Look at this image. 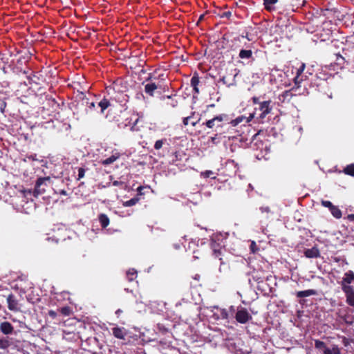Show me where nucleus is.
<instances>
[{"label":"nucleus","instance_id":"f257e3e1","mask_svg":"<svg viewBox=\"0 0 354 354\" xmlns=\"http://www.w3.org/2000/svg\"><path fill=\"white\" fill-rule=\"evenodd\" d=\"M166 76L165 74H160L156 76L155 73H151L145 80V92L147 95L153 97L156 91L159 93L168 89L165 84Z\"/></svg>","mask_w":354,"mask_h":354},{"label":"nucleus","instance_id":"f03ea898","mask_svg":"<svg viewBox=\"0 0 354 354\" xmlns=\"http://www.w3.org/2000/svg\"><path fill=\"white\" fill-rule=\"evenodd\" d=\"M113 120L120 128L130 127L131 131H134L139 130V127H137L139 122V118L136 115H132V114L126 109L121 111L120 114L115 115Z\"/></svg>","mask_w":354,"mask_h":354},{"label":"nucleus","instance_id":"7ed1b4c3","mask_svg":"<svg viewBox=\"0 0 354 354\" xmlns=\"http://www.w3.org/2000/svg\"><path fill=\"white\" fill-rule=\"evenodd\" d=\"M209 245L214 257L218 258L221 261V266L224 265L225 262L224 261L223 257L224 256L225 248L223 239L219 236L212 237Z\"/></svg>","mask_w":354,"mask_h":354},{"label":"nucleus","instance_id":"20e7f679","mask_svg":"<svg viewBox=\"0 0 354 354\" xmlns=\"http://www.w3.org/2000/svg\"><path fill=\"white\" fill-rule=\"evenodd\" d=\"M228 115L227 114H220L214 117L211 120H207L203 124H205L207 128L213 129L214 127H222V124L221 122L223 121H228Z\"/></svg>","mask_w":354,"mask_h":354},{"label":"nucleus","instance_id":"39448f33","mask_svg":"<svg viewBox=\"0 0 354 354\" xmlns=\"http://www.w3.org/2000/svg\"><path fill=\"white\" fill-rule=\"evenodd\" d=\"M50 180V177H40L37 180L33 193L35 196L43 194L46 192V182H49Z\"/></svg>","mask_w":354,"mask_h":354},{"label":"nucleus","instance_id":"423d86ee","mask_svg":"<svg viewBox=\"0 0 354 354\" xmlns=\"http://www.w3.org/2000/svg\"><path fill=\"white\" fill-rule=\"evenodd\" d=\"M235 319L237 322L244 324L252 319L247 309L241 308L238 309L235 315Z\"/></svg>","mask_w":354,"mask_h":354},{"label":"nucleus","instance_id":"0eeeda50","mask_svg":"<svg viewBox=\"0 0 354 354\" xmlns=\"http://www.w3.org/2000/svg\"><path fill=\"white\" fill-rule=\"evenodd\" d=\"M112 89L115 93L123 94L127 90V84L122 78H118L112 82Z\"/></svg>","mask_w":354,"mask_h":354},{"label":"nucleus","instance_id":"6e6552de","mask_svg":"<svg viewBox=\"0 0 354 354\" xmlns=\"http://www.w3.org/2000/svg\"><path fill=\"white\" fill-rule=\"evenodd\" d=\"M8 308L10 311L19 312L21 310L19 301L13 294H10L7 297Z\"/></svg>","mask_w":354,"mask_h":354},{"label":"nucleus","instance_id":"1a4fd4ad","mask_svg":"<svg viewBox=\"0 0 354 354\" xmlns=\"http://www.w3.org/2000/svg\"><path fill=\"white\" fill-rule=\"evenodd\" d=\"M346 296V302L350 306L354 308V288L353 286H346L342 288Z\"/></svg>","mask_w":354,"mask_h":354},{"label":"nucleus","instance_id":"9d476101","mask_svg":"<svg viewBox=\"0 0 354 354\" xmlns=\"http://www.w3.org/2000/svg\"><path fill=\"white\" fill-rule=\"evenodd\" d=\"M271 100L263 101L259 103V110L261 111V113L259 115L260 119H263L268 115L271 111L272 107L270 106Z\"/></svg>","mask_w":354,"mask_h":354},{"label":"nucleus","instance_id":"9b49d317","mask_svg":"<svg viewBox=\"0 0 354 354\" xmlns=\"http://www.w3.org/2000/svg\"><path fill=\"white\" fill-rule=\"evenodd\" d=\"M113 335L118 339L125 340L129 336V331L124 327H114L113 329Z\"/></svg>","mask_w":354,"mask_h":354},{"label":"nucleus","instance_id":"f8f14e48","mask_svg":"<svg viewBox=\"0 0 354 354\" xmlns=\"http://www.w3.org/2000/svg\"><path fill=\"white\" fill-rule=\"evenodd\" d=\"M255 113H250L248 117H245L243 115H241L235 118L234 120H232L230 123L233 126L236 127L239 124L245 122V123L250 122L254 118Z\"/></svg>","mask_w":354,"mask_h":354},{"label":"nucleus","instance_id":"ddd939ff","mask_svg":"<svg viewBox=\"0 0 354 354\" xmlns=\"http://www.w3.org/2000/svg\"><path fill=\"white\" fill-rule=\"evenodd\" d=\"M352 282H354V272L351 270H349L344 274V277L341 281L342 288L346 286H351L350 284Z\"/></svg>","mask_w":354,"mask_h":354},{"label":"nucleus","instance_id":"4468645a","mask_svg":"<svg viewBox=\"0 0 354 354\" xmlns=\"http://www.w3.org/2000/svg\"><path fill=\"white\" fill-rule=\"evenodd\" d=\"M0 331L5 335H11L14 331V327L9 322H2L0 323Z\"/></svg>","mask_w":354,"mask_h":354},{"label":"nucleus","instance_id":"2eb2a0df","mask_svg":"<svg viewBox=\"0 0 354 354\" xmlns=\"http://www.w3.org/2000/svg\"><path fill=\"white\" fill-rule=\"evenodd\" d=\"M304 255L309 259L317 258L320 257V252L317 247L314 246L312 248L305 250Z\"/></svg>","mask_w":354,"mask_h":354},{"label":"nucleus","instance_id":"dca6fc26","mask_svg":"<svg viewBox=\"0 0 354 354\" xmlns=\"http://www.w3.org/2000/svg\"><path fill=\"white\" fill-rule=\"evenodd\" d=\"M253 53L250 49H241L239 53V57L242 59L249 60L250 59H254L252 57Z\"/></svg>","mask_w":354,"mask_h":354},{"label":"nucleus","instance_id":"f3484780","mask_svg":"<svg viewBox=\"0 0 354 354\" xmlns=\"http://www.w3.org/2000/svg\"><path fill=\"white\" fill-rule=\"evenodd\" d=\"M200 83L199 77L197 73H195L193 77L191 78L190 84L193 88V90L195 93H199V89L198 86Z\"/></svg>","mask_w":354,"mask_h":354},{"label":"nucleus","instance_id":"a211bd4d","mask_svg":"<svg viewBox=\"0 0 354 354\" xmlns=\"http://www.w3.org/2000/svg\"><path fill=\"white\" fill-rule=\"evenodd\" d=\"M317 294V291L313 289H309L306 290L298 291L296 293L297 297L302 298L306 297L312 295H316Z\"/></svg>","mask_w":354,"mask_h":354},{"label":"nucleus","instance_id":"6ab92c4d","mask_svg":"<svg viewBox=\"0 0 354 354\" xmlns=\"http://www.w3.org/2000/svg\"><path fill=\"white\" fill-rule=\"evenodd\" d=\"M264 8L268 11L272 12L275 10L274 4L278 2V0H263Z\"/></svg>","mask_w":354,"mask_h":354},{"label":"nucleus","instance_id":"aec40b11","mask_svg":"<svg viewBox=\"0 0 354 354\" xmlns=\"http://www.w3.org/2000/svg\"><path fill=\"white\" fill-rule=\"evenodd\" d=\"M11 345L12 342L8 337L0 338V350L6 351Z\"/></svg>","mask_w":354,"mask_h":354},{"label":"nucleus","instance_id":"412c9836","mask_svg":"<svg viewBox=\"0 0 354 354\" xmlns=\"http://www.w3.org/2000/svg\"><path fill=\"white\" fill-rule=\"evenodd\" d=\"M110 100L105 97L98 102V106L100 107L101 113H103L104 110L110 106Z\"/></svg>","mask_w":354,"mask_h":354},{"label":"nucleus","instance_id":"4be33fe9","mask_svg":"<svg viewBox=\"0 0 354 354\" xmlns=\"http://www.w3.org/2000/svg\"><path fill=\"white\" fill-rule=\"evenodd\" d=\"M99 221L101 224V226L103 227V228H105L106 227H107L109 224V217L104 214H100L99 215Z\"/></svg>","mask_w":354,"mask_h":354},{"label":"nucleus","instance_id":"5701e85b","mask_svg":"<svg viewBox=\"0 0 354 354\" xmlns=\"http://www.w3.org/2000/svg\"><path fill=\"white\" fill-rule=\"evenodd\" d=\"M330 213L336 218H340L342 217V212L337 206L334 205L330 209Z\"/></svg>","mask_w":354,"mask_h":354},{"label":"nucleus","instance_id":"b1692460","mask_svg":"<svg viewBox=\"0 0 354 354\" xmlns=\"http://www.w3.org/2000/svg\"><path fill=\"white\" fill-rule=\"evenodd\" d=\"M27 78L28 80V83L30 84H39L38 80H39V78L35 73H31L29 75H27Z\"/></svg>","mask_w":354,"mask_h":354},{"label":"nucleus","instance_id":"393cba45","mask_svg":"<svg viewBox=\"0 0 354 354\" xmlns=\"http://www.w3.org/2000/svg\"><path fill=\"white\" fill-rule=\"evenodd\" d=\"M290 5L292 7V10H294V8H296L297 9L299 7L304 6V0H288Z\"/></svg>","mask_w":354,"mask_h":354},{"label":"nucleus","instance_id":"a878e982","mask_svg":"<svg viewBox=\"0 0 354 354\" xmlns=\"http://www.w3.org/2000/svg\"><path fill=\"white\" fill-rule=\"evenodd\" d=\"M127 277L129 281H133L137 277V272L134 269H131L127 271Z\"/></svg>","mask_w":354,"mask_h":354},{"label":"nucleus","instance_id":"bb28decb","mask_svg":"<svg viewBox=\"0 0 354 354\" xmlns=\"http://www.w3.org/2000/svg\"><path fill=\"white\" fill-rule=\"evenodd\" d=\"M344 172L346 175L354 176V164H350L344 169Z\"/></svg>","mask_w":354,"mask_h":354},{"label":"nucleus","instance_id":"cd10ccee","mask_svg":"<svg viewBox=\"0 0 354 354\" xmlns=\"http://www.w3.org/2000/svg\"><path fill=\"white\" fill-rule=\"evenodd\" d=\"M139 200H140L139 197H138V196L133 197L131 199H130L127 201H125L124 203V205L126 207H131V206L135 205L139 201Z\"/></svg>","mask_w":354,"mask_h":354},{"label":"nucleus","instance_id":"c85d7f7f","mask_svg":"<svg viewBox=\"0 0 354 354\" xmlns=\"http://www.w3.org/2000/svg\"><path fill=\"white\" fill-rule=\"evenodd\" d=\"M326 346L325 342L321 341V340H319V339H315V347L317 349H322V348H325Z\"/></svg>","mask_w":354,"mask_h":354},{"label":"nucleus","instance_id":"c756f323","mask_svg":"<svg viewBox=\"0 0 354 354\" xmlns=\"http://www.w3.org/2000/svg\"><path fill=\"white\" fill-rule=\"evenodd\" d=\"M60 313L65 316H68L71 313V309L69 306H64L60 308Z\"/></svg>","mask_w":354,"mask_h":354},{"label":"nucleus","instance_id":"7c9ffc66","mask_svg":"<svg viewBox=\"0 0 354 354\" xmlns=\"http://www.w3.org/2000/svg\"><path fill=\"white\" fill-rule=\"evenodd\" d=\"M166 139L158 140L155 142L154 148L156 150H159L162 147L163 144L166 142Z\"/></svg>","mask_w":354,"mask_h":354},{"label":"nucleus","instance_id":"2f4dec72","mask_svg":"<svg viewBox=\"0 0 354 354\" xmlns=\"http://www.w3.org/2000/svg\"><path fill=\"white\" fill-rule=\"evenodd\" d=\"M195 115V112H192L189 116L185 117L183 120V123L185 126H187L189 124V120L194 118Z\"/></svg>","mask_w":354,"mask_h":354},{"label":"nucleus","instance_id":"473e14b6","mask_svg":"<svg viewBox=\"0 0 354 354\" xmlns=\"http://www.w3.org/2000/svg\"><path fill=\"white\" fill-rule=\"evenodd\" d=\"M124 153H119L118 151H114L112 150V163L118 159L121 156H124Z\"/></svg>","mask_w":354,"mask_h":354},{"label":"nucleus","instance_id":"72a5a7b5","mask_svg":"<svg viewBox=\"0 0 354 354\" xmlns=\"http://www.w3.org/2000/svg\"><path fill=\"white\" fill-rule=\"evenodd\" d=\"M112 185H114V186H120L121 188L122 189H124L127 187V184L126 183L124 182H122V181H118V180H114L113 183H112Z\"/></svg>","mask_w":354,"mask_h":354},{"label":"nucleus","instance_id":"f704fd0d","mask_svg":"<svg viewBox=\"0 0 354 354\" xmlns=\"http://www.w3.org/2000/svg\"><path fill=\"white\" fill-rule=\"evenodd\" d=\"M220 315L222 319H227L229 318V313L226 309H221L220 311Z\"/></svg>","mask_w":354,"mask_h":354},{"label":"nucleus","instance_id":"c9c22d12","mask_svg":"<svg viewBox=\"0 0 354 354\" xmlns=\"http://www.w3.org/2000/svg\"><path fill=\"white\" fill-rule=\"evenodd\" d=\"M302 81L303 78L300 77L299 75H296L295 77L294 78V83L297 88L300 86V84Z\"/></svg>","mask_w":354,"mask_h":354},{"label":"nucleus","instance_id":"e433bc0d","mask_svg":"<svg viewBox=\"0 0 354 354\" xmlns=\"http://www.w3.org/2000/svg\"><path fill=\"white\" fill-rule=\"evenodd\" d=\"M322 205L325 207H328L329 210L334 206V205L329 201H322Z\"/></svg>","mask_w":354,"mask_h":354},{"label":"nucleus","instance_id":"4c0bfd02","mask_svg":"<svg viewBox=\"0 0 354 354\" xmlns=\"http://www.w3.org/2000/svg\"><path fill=\"white\" fill-rule=\"evenodd\" d=\"M305 68H306L305 64L304 63H301V64L299 66V68L297 69L296 75L301 76V74L303 73Z\"/></svg>","mask_w":354,"mask_h":354},{"label":"nucleus","instance_id":"58836bf2","mask_svg":"<svg viewBox=\"0 0 354 354\" xmlns=\"http://www.w3.org/2000/svg\"><path fill=\"white\" fill-rule=\"evenodd\" d=\"M84 175H85V169L82 167H80L78 169L77 180H80L81 178H84Z\"/></svg>","mask_w":354,"mask_h":354},{"label":"nucleus","instance_id":"ea45409f","mask_svg":"<svg viewBox=\"0 0 354 354\" xmlns=\"http://www.w3.org/2000/svg\"><path fill=\"white\" fill-rule=\"evenodd\" d=\"M332 354H340L341 351L338 346L333 345L331 348Z\"/></svg>","mask_w":354,"mask_h":354},{"label":"nucleus","instance_id":"a19ab883","mask_svg":"<svg viewBox=\"0 0 354 354\" xmlns=\"http://www.w3.org/2000/svg\"><path fill=\"white\" fill-rule=\"evenodd\" d=\"M231 16H232V12L231 11H225V12H222L220 15V17L221 18H225H225L230 19Z\"/></svg>","mask_w":354,"mask_h":354},{"label":"nucleus","instance_id":"79ce46f5","mask_svg":"<svg viewBox=\"0 0 354 354\" xmlns=\"http://www.w3.org/2000/svg\"><path fill=\"white\" fill-rule=\"evenodd\" d=\"M336 61L337 62V64H343V63L344 62V57H343L342 55H337V59H336Z\"/></svg>","mask_w":354,"mask_h":354},{"label":"nucleus","instance_id":"37998d69","mask_svg":"<svg viewBox=\"0 0 354 354\" xmlns=\"http://www.w3.org/2000/svg\"><path fill=\"white\" fill-rule=\"evenodd\" d=\"M212 174H213V172L211 170H206L202 173V176H203L205 178H209L211 177Z\"/></svg>","mask_w":354,"mask_h":354},{"label":"nucleus","instance_id":"c03bdc74","mask_svg":"<svg viewBox=\"0 0 354 354\" xmlns=\"http://www.w3.org/2000/svg\"><path fill=\"white\" fill-rule=\"evenodd\" d=\"M158 328L159 329L160 331H161L162 333H165L168 331V330L162 325L161 324H158Z\"/></svg>","mask_w":354,"mask_h":354},{"label":"nucleus","instance_id":"a18cd8bd","mask_svg":"<svg viewBox=\"0 0 354 354\" xmlns=\"http://www.w3.org/2000/svg\"><path fill=\"white\" fill-rule=\"evenodd\" d=\"M221 81L223 82V84H226L228 87H230L232 85H234V83H228V82L226 80V77H223L221 79Z\"/></svg>","mask_w":354,"mask_h":354},{"label":"nucleus","instance_id":"49530a36","mask_svg":"<svg viewBox=\"0 0 354 354\" xmlns=\"http://www.w3.org/2000/svg\"><path fill=\"white\" fill-rule=\"evenodd\" d=\"M48 314L53 319H55L57 317V313L53 310H50Z\"/></svg>","mask_w":354,"mask_h":354},{"label":"nucleus","instance_id":"de8ad7c7","mask_svg":"<svg viewBox=\"0 0 354 354\" xmlns=\"http://www.w3.org/2000/svg\"><path fill=\"white\" fill-rule=\"evenodd\" d=\"M6 107V103L3 101L1 102H0V110L2 113L4 112Z\"/></svg>","mask_w":354,"mask_h":354},{"label":"nucleus","instance_id":"09e8293b","mask_svg":"<svg viewBox=\"0 0 354 354\" xmlns=\"http://www.w3.org/2000/svg\"><path fill=\"white\" fill-rule=\"evenodd\" d=\"M49 239L55 241V242L57 243L60 241V239L58 237V234H54L52 237L49 238Z\"/></svg>","mask_w":354,"mask_h":354},{"label":"nucleus","instance_id":"8fccbe9b","mask_svg":"<svg viewBox=\"0 0 354 354\" xmlns=\"http://www.w3.org/2000/svg\"><path fill=\"white\" fill-rule=\"evenodd\" d=\"M86 105H87L90 109H93V108H94V107L95 106V102H88V100H86Z\"/></svg>","mask_w":354,"mask_h":354},{"label":"nucleus","instance_id":"3c124183","mask_svg":"<svg viewBox=\"0 0 354 354\" xmlns=\"http://www.w3.org/2000/svg\"><path fill=\"white\" fill-rule=\"evenodd\" d=\"M252 101L254 104H259V103H261L259 102V97H256V96H254V97H252Z\"/></svg>","mask_w":354,"mask_h":354},{"label":"nucleus","instance_id":"603ef678","mask_svg":"<svg viewBox=\"0 0 354 354\" xmlns=\"http://www.w3.org/2000/svg\"><path fill=\"white\" fill-rule=\"evenodd\" d=\"M143 187L142 186H140L137 188V192H138V194H137V196L138 197V196H141L143 194V193L142 192V190L143 189Z\"/></svg>","mask_w":354,"mask_h":354},{"label":"nucleus","instance_id":"864d4df0","mask_svg":"<svg viewBox=\"0 0 354 354\" xmlns=\"http://www.w3.org/2000/svg\"><path fill=\"white\" fill-rule=\"evenodd\" d=\"M324 354H332L331 348H328L326 346L324 351Z\"/></svg>","mask_w":354,"mask_h":354},{"label":"nucleus","instance_id":"5fc2aeb1","mask_svg":"<svg viewBox=\"0 0 354 354\" xmlns=\"http://www.w3.org/2000/svg\"><path fill=\"white\" fill-rule=\"evenodd\" d=\"M123 313V311L120 309H118L115 311V315H117L118 318L120 317V315Z\"/></svg>","mask_w":354,"mask_h":354},{"label":"nucleus","instance_id":"6e6d98bb","mask_svg":"<svg viewBox=\"0 0 354 354\" xmlns=\"http://www.w3.org/2000/svg\"><path fill=\"white\" fill-rule=\"evenodd\" d=\"M201 118H198L197 120H193L191 122V124L193 126V127H195L200 121Z\"/></svg>","mask_w":354,"mask_h":354},{"label":"nucleus","instance_id":"4d7b16f0","mask_svg":"<svg viewBox=\"0 0 354 354\" xmlns=\"http://www.w3.org/2000/svg\"><path fill=\"white\" fill-rule=\"evenodd\" d=\"M102 163H103L104 165H109V164H110V163H111V157L107 158L106 160H104L102 162Z\"/></svg>","mask_w":354,"mask_h":354},{"label":"nucleus","instance_id":"13d9d810","mask_svg":"<svg viewBox=\"0 0 354 354\" xmlns=\"http://www.w3.org/2000/svg\"><path fill=\"white\" fill-rule=\"evenodd\" d=\"M347 218L350 221H354V214H348Z\"/></svg>","mask_w":354,"mask_h":354},{"label":"nucleus","instance_id":"bf43d9fd","mask_svg":"<svg viewBox=\"0 0 354 354\" xmlns=\"http://www.w3.org/2000/svg\"><path fill=\"white\" fill-rule=\"evenodd\" d=\"M59 193V194L64 195V196H67L68 195L67 192L66 190H64V189L60 190Z\"/></svg>","mask_w":354,"mask_h":354},{"label":"nucleus","instance_id":"052dcab7","mask_svg":"<svg viewBox=\"0 0 354 354\" xmlns=\"http://www.w3.org/2000/svg\"><path fill=\"white\" fill-rule=\"evenodd\" d=\"M193 278H194V279L199 281L200 279H201V276H200V274H195V276Z\"/></svg>","mask_w":354,"mask_h":354},{"label":"nucleus","instance_id":"680f3d73","mask_svg":"<svg viewBox=\"0 0 354 354\" xmlns=\"http://www.w3.org/2000/svg\"><path fill=\"white\" fill-rule=\"evenodd\" d=\"M261 210L262 212H268L270 211V209L269 207H261Z\"/></svg>","mask_w":354,"mask_h":354},{"label":"nucleus","instance_id":"e2e57ef3","mask_svg":"<svg viewBox=\"0 0 354 354\" xmlns=\"http://www.w3.org/2000/svg\"><path fill=\"white\" fill-rule=\"evenodd\" d=\"M216 140V137H211V140L214 142V140Z\"/></svg>","mask_w":354,"mask_h":354},{"label":"nucleus","instance_id":"0e129e2a","mask_svg":"<svg viewBox=\"0 0 354 354\" xmlns=\"http://www.w3.org/2000/svg\"><path fill=\"white\" fill-rule=\"evenodd\" d=\"M289 93H290V91H285L283 96L288 95Z\"/></svg>","mask_w":354,"mask_h":354},{"label":"nucleus","instance_id":"69168bd1","mask_svg":"<svg viewBox=\"0 0 354 354\" xmlns=\"http://www.w3.org/2000/svg\"><path fill=\"white\" fill-rule=\"evenodd\" d=\"M119 322L122 324H124V323H125L124 320H120Z\"/></svg>","mask_w":354,"mask_h":354},{"label":"nucleus","instance_id":"338daca9","mask_svg":"<svg viewBox=\"0 0 354 354\" xmlns=\"http://www.w3.org/2000/svg\"><path fill=\"white\" fill-rule=\"evenodd\" d=\"M252 245H255V243L254 241L251 243V248H252Z\"/></svg>","mask_w":354,"mask_h":354},{"label":"nucleus","instance_id":"774afa93","mask_svg":"<svg viewBox=\"0 0 354 354\" xmlns=\"http://www.w3.org/2000/svg\"><path fill=\"white\" fill-rule=\"evenodd\" d=\"M51 101H52L53 103H57L55 99H52V100H51Z\"/></svg>","mask_w":354,"mask_h":354}]
</instances>
